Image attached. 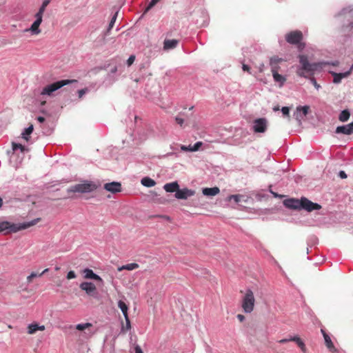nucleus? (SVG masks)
I'll use <instances>...</instances> for the list:
<instances>
[{"instance_id":"nucleus-54","label":"nucleus","mask_w":353,"mask_h":353,"mask_svg":"<svg viewBox=\"0 0 353 353\" xmlns=\"http://www.w3.org/2000/svg\"><path fill=\"white\" fill-rule=\"evenodd\" d=\"M289 341H292V340H290V339H283L280 340L279 342L280 343H285Z\"/></svg>"},{"instance_id":"nucleus-4","label":"nucleus","mask_w":353,"mask_h":353,"mask_svg":"<svg viewBox=\"0 0 353 353\" xmlns=\"http://www.w3.org/2000/svg\"><path fill=\"white\" fill-rule=\"evenodd\" d=\"M255 299L252 290H246L241 301V307L244 312L251 313L254 308Z\"/></svg>"},{"instance_id":"nucleus-58","label":"nucleus","mask_w":353,"mask_h":353,"mask_svg":"<svg viewBox=\"0 0 353 353\" xmlns=\"http://www.w3.org/2000/svg\"><path fill=\"white\" fill-rule=\"evenodd\" d=\"M3 204V200L1 198H0V208L2 206Z\"/></svg>"},{"instance_id":"nucleus-9","label":"nucleus","mask_w":353,"mask_h":353,"mask_svg":"<svg viewBox=\"0 0 353 353\" xmlns=\"http://www.w3.org/2000/svg\"><path fill=\"white\" fill-rule=\"evenodd\" d=\"M79 288L81 290L85 291L88 296H96L97 288L93 283L83 282L80 284Z\"/></svg>"},{"instance_id":"nucleus-17","label":"nucleus","mask_w":353,"mask_h":353,"mask_svg":"<svg viewBox=\"0 0 353 353\" xmlns=\"http://www.w3.org/2000/svg\"><path fill=\"white\" fill-rule=\"evenodd\" d=\"M323 336V338H324V340H325V344L327 347V348L329 350L330 352H332V353H335L337 352V350L336 348L335 347L334 343H332L330 337L329 336V335L325 332V331L323 329H321V330Z\"/></svg>"},{"instance_id":"nucleus-13","label":"nucleus","mask_w":353,"mask_h":353,"mask_svg":"<svg viewBox=\"0 0 353 353\" xmlns=\"http://www.w3.org/2000/svg\"><path fill=\"white\" fill-rule=\"evenodd\" d=\"M194 194V190L188 188L180 189L179 188L174 196L178 199H187L188 197L193 196Z\"/></svg>"},{"instance_id":"nucleus-16","label":"nucleus","mask_w":353,"mask_h":353,"mask_svg":"<svg viewBox=\"0 0 353 353\" xmlns=\"http://www.w3.org/2000/svg\"><path fill=\"white\" fill-rule=\"evenodd\" d=\"M46 327L44 325H40L37 322H33L29 324L27 327V333L28 334H34L37 331H44Z\"/></svg>"},{"instance_id":"nucleus-39","label":"nucleus","mask_w":353,"mask_h":353,"mask_svg":"<svg viewBox=\"0 0 353 353\" xmlns=\"http://www.w3.org/2000/svg\"><path fill=\"white\" fill-rule=\"evenodd\" d=\"M241 196L240 195H231L228 197L229 200L233 199L236 203H239L241 201Z\"/></svg>"},{"instance_id":"nucleus-60","label":"nucleus","mask_w":353,"mask_h":353,"mask_svg":"<svg viewBox=\"0 0 353 353\" xmlns=\"http://www.w3.org/2000/svg\"><path fill=\"white\" fill-rule=\"evenodd\" d=\"M46 102L45 101H42V102L41 103V104L42 105H45V104H46Z\"/></svg>"},{"instance_id":"nucleus-23","label":"nucleus","mask_w":353,"mask_h":353,"mask_svg":"<svg viewBox=\"0 0 353 353\" xmlns=\"http://www.w3.org/2000/svg\"><path fill=\"white\" fill-rule=\"evenodd\" d=\"M278 70L279 69H272V70L273 78L276 82L280 83L281 85H283L286 79L284 77H283L282 75L279 74Z\"/></svg>"},{"instance_id":"nucleus-51","label":"nucleus","mask_w":353,"mask_h":353,"mask_svg":"<svg viewBox=\"0 0 353 353\" xmlns=\"http://www.w3.org/2000/svg\"><path fill=\"white\" fill-rule=\"evenodd\" d=\"M242 68L243 71H246L248 72H250V68L248 65L243 64Z\"/></svg>"},{"instance_id":"nucleus-1","label":"nucleus","mask_w":353,"mask_h":353,"mask_svg":"<svg viewBox=\"0 0 353 353\" xmlns=\"http://www.w3.org/2000/svg\"><path fill=\"white\" fill-rule=\"evenodd\" d=\"M299 66L297 68L296 74L300 77L307 78L314 75V72L323 67V63H310L306 55L299 56Z\"/></svg>"},{"instance_id":"nucleus-48","label":"nucleus","mask_w":353,"mask_h":353,"mask_svg":"<svg viewBox=\"0 0 353 353\" xmlns=\"http://www.w3.org/2000/svg\"><path fill=\"white\" fill-rule=\"evenodd\" d=\"M323 64V65H332L333 66H338L339 64V62L338 61H335L334 62H332V63H329V62H322Z\"/></svg>"},{"instance_id":"nucleus-43","label":"nucleus","mask_w":353,"mask_h":353,"mask_svg":"<svg viewBox=\"0 0 353 353\" xmlns=\"http://www.w3.org/2000/svg\"><path fill=\"white\" fill-rule=\"evenodd\" d=\"M181 150H183V151H190V152H192V145H189V146H185V145H181Z\"/></svg>"},{"instance_id":"nucleus-18","label":"nucleus","mask_w":353,"mask_h":353,"mask_svg":"<svg viewBox=\"0 0 353 353\" xmlns=\"http://www.w3.org/2000/svg\"><path fill=\"white\" fill-rule=\"evenodd\" d=\"M84 278L86 279H93L99 282H103V279L96 274L91 269L86 268L83 270Z\"/></svg>"},{"instance_id":"nucleus-2","label":"nucleus","mask_w":353,"mask_h":353,"mask_svg":"<svg viewBox=\"0 0 353 353\" xmlns=\"http://www.w3.org/2000/svg\"><path fill=\"white\" fill-rule=\"evenodd\" d=\"M40 221V218H37L31 221L23 223H13L7 221H0V233L3 232L4 234L16 233L20 230L27 229L31 226L36 225Z\"/></svg>"},{"instance_id":"nucleus-7","label":"nucleus","mask_w":353,"mask_h":353,"mask_svg":"<svg viewBox=\"0 0 353 353\" xmlns=\"http://www.w3.org/2000/svg\"><path fill=\"white\" fill-rule=\"evenodd\" d=\"M321 208V205L313 203L305 197H301V209L307 212H312L313 210H320Z\"/></svg>"},{"instance_id":"nucleus-52","label":"nucleus","mask_w":353,"mask_h":353,"mask_svg":"<svg viewBox=\"0 0 353 353\" xmlns=\"http://www.w3.org/2000/svg\"><path fill=\"white\" fill-rule=\"evenodd\" d=\"M339 176L341 179H346L347 178V174H345V172L344 171H340Z\"/></svg>"},{"instance_id":"nucleus-36","label":"nucleus","mask_w":353,"mask_h":353,"mask_svg":"<svg viewBox=\"0 0 353 353\" xmlns=\"http://www.w3.org/2000/svg\"><path fill=\"white\" fill-rule=\"evenodd\" d=\"M49 0H44L39 10L44 13L46 8L49 4Z\"/></svg>"},{"instance_id":"nucleus-29","label":"nucleus","mask_w":353,"mask_h":353,"mask_svg":"<svg viewBox=\"0 0 353 353\" xmlns=\"http://www.w3.org/2000/svg\"><path fill=\"white\" fill-rule=\"evenodd\" d=\"M141 183L148 188L153 187L156 184L155 181L149 177L142 179Z\"/></svg>"},{"instance_id":"nucleus-33","label":"nucleus","mask_w":353,"mask_h":353,"mask_svg":"<svg viewBox=\"0 0 353 353\" xmlns=\"http://www.w3.org/2000/svg\"><path fill=\"white\" fill-rule=\"evenodd\" d=\"M125 325H122V327H121V332H126L127 331L130 330L131 329V324H130V319L128 316L127 317H125Z\"/></svg>"},{"instance_id":"nucleus-41","label":"nucleus","mask_w":353,"mask_h":353,"mask_svg":"<svg viewBox=\"0 0 353 353\" xmlns=\"http://www.w3.org/2000/svg\"><path fill=\"white\" fill-rule=\"evenodd\" d=\"M134 61H135V56L134 55L130 56V57L127 60L128 66H130L131 65H132L133 63L134 62Z\"/></svg>"},{"instance_id":"nucleus-27","label":"nucleus","mask_w":353,"mask_h":353,"mask_svg":"<svg viewBox=\"0 0 353 353\" xmlns=\"http://www.w3.org/2000/svg\"><path fill=\"white\" fill-rule=\"evenodd\" d=\"M283 60L276 56H274L270 59L271 69H279V63L282 62Z\"/></svg>"},{"instance_id":"nucleus-57","label":"nucleus","mask_w":353,"mask_h":353,"mask_svg":"<svg viewBox=\"0 0 353 353\" xmlns=\"http://www.w3.org/2000/svg\"><path fill=\"white\" fill-rule=\"evenodd\" d=\"M273 110H274V111H278V110H279V105H277V106H274V107L273 108Z\"/></svg>"},{"instance_id":"nucleus-12","label":"nucleus","mask_w":353,"mask_h":353,"mask_svg":"<svg viewBox=\"0 0 353 353\" xmlns=\"http://www.w3.org/2000/svg\"><path fill=\"white\" fill-rule=\"evenodd\" d=\"M103 188L112 194L121 192L122 190L121 183L116 181L105 183Z\"/></svg>"},{"instance_id":"nucleus-37","label":"nucleus","mask_w":353,"mask_h":353,"mask_svg":"<svg viewBox=\"0 0 353 353\" xmlns=\"http://www.w3.org/2000/svg\"><path fill=\"white\" fill-rule=\"evenodd\" d=\"M160 0H152L149 5L147 6L145 9V12H148L150 10L153 6H154Z\"/></svg>"},{"instance_id":"nucleus-11","label":"nucleus","mask_w":353,"mask_h":353,"mask_svg":"<svg viewBox=\"0 0 353 353\" xmlns=\"http://www.w3.org/2000/svg\"><path fill=\"white\" fill-rule=\"evenodd\" d=\"M339 16H343L345 19L349 22L350 28H353V8L347 7L343 8L339 14Z\"/></svg>"},{"instance_id":"nucleus-35","label":"nucleus","mask_w":353,"mask_h":353,"mask_svg":"<svg viewBox=\"0 0 353 353\" xmlns=\"http://www.w3.org/2000/svg\"><path fill=\"white\" fill-rule=\"evenodd\" d=\"M310 107L307 105L300 106L297 108V110L302 111L303 114L306 116L308 114Z\"/></svg>"},{"instance_id":"nucleus-34","label":"nucleus","mask_w":353,"mask_h":353,"mask_svg":"<svg viewBox=\"0 0 353 353\" xmlns=\"http://www.w3.org/2000/svg\"><path fill=\"white\" fill-rule=\"evenodd\" d=\"M12 150L14 151L19 149L21 151V152H23L26 150L25 146H23V145H21L20 143H12Z\"/></svg>"},{"instance_id":"nucleus-38","label":"nucleus","mask_w":353,"mask_h":353,"mask_svg":"<svg viewBox=\"0 0 353 353\" xmlns=\"http://www.w3.org/2000/svg\"><path fill=\"white\" fill-rule=\"evenodd\" d=\"M117 12H116L114 14V15L112 17V18L110 23H109L108 30L113 28L114 24V23L116 21V19H117Z\"/></svg>"},{"instance_id":"nucleus-32","label":"nucleus","mask_w":353,"mask_h":353,"mask_svg":"<svg viewBox=\"0 0 353 353\" xmlns=\"http://www.w3.org/2000/svg\"><path fill=\"white\" fill-rule=\"evenodd\" d=\"M92 327V324L90 323H80V324H77L76 325V329L79 331H83V330L88 329L90 327Z\"/></svg>"},{"instance_id":"nucleus-20","label":"nucleus","mask_w":353,"mask_h":353,"mask_svg":"<svg viewBox=\"0 0 353 353\" xmlns=\"http://www.w3.org/2000/svg\"><path fill=\"white\" fill-rule=\"evenodd\" d=\"M179 43L177 39H165L163 42V49L165 50H169L175 48Z\"/></svg>"},{"instance_id":"nucleus-44","label":"nucleus","mask_w":353,"mask_h":353,"mask_svg":"<svg viewBox=\"0 0 353 353\" xmlns=\"http://www.w3.org/2000/svg\"><path fill=\"white\" fill-rule=\"evenodd\" d=\"M175 121L176 122L180 125V126H183V124L184 123V120L183 119H182L181 117L177 116L175 117Z\"/></svg>"},{"instance_id":"nucleus-56","label":"nucleus","mask_w":353,"mask_h":353,"mask_svg":"<svg viewBox=\"0 0 353 353\" xmlns=\"http://www.w3.org/2000/svg\"><path fill=\"white\" fill-rule=\"evenodd\" d=\"M117 71V66H114L113 68L111 69L110 72L112 73H115Z\"/></svg>"},{"instance_id":"nucleus-49","label":"nucleus","mask_w":353,"mask_h":353,"mask_svg":"<svg viewBox=\"0 0 353 353\" xmlns=\"http://www.w3.org/2000/svg\"><path fill=\"white\" fill-rule=\"evenodd\" d=\"M134 351H135V353H143L141 347L138 345H137L135 347H134Z\"/></svg>"},{"instance_id":"nucleus-5","label":"nucleus","mask_w":353,"mask_h":353,"mask_svg":"<svg viewBox=\"0 0 353 353\" xmlns=\"http://www.w3.org/2000/svg\"><path fill=\"white\" fill-rule=\"evenodd\" d=\"M97 185L92 181H84L82 183L76 184L71 186L68 190V192H79L88 193L97 190Z\"/></svg>"},{"instance_id":"nucleus-22","label":"nucleus","mask_w":353,"mask_h":353,"mask_svg":"<svg viewBox=\"0 0 353 353\" xmlns=\"http://www.w3.org/2000/svg\"><path fill=\"white\" fill-rule=\"evenodd\" d=\"M202 192L205 196H212L218 194L220 190L218 187L205 188L203 189Z\"/></svg>"},{"instance_id":"nucleus-46","label":"nucleus","mask_w":353,"mask_h":353,"mask_svg":"<svg viewBox=\"0 0 353 353\" xmlns=\"http://www.w3.org/2000/svg\"><path fill=\"white\" fill-rule=\"evenodd\" d=\"M43 12H41V11H39H39L36 13V14H35L36 19H37V20H39H39H40L41 21H42V20H43V19H43Z\"/></svg>"},{"instance_id":"nucleus-59","label":"nucleus","mask_w":353,"mask_h":353,"mask_svg":"<svg viewBox=\"0 0 353 353\" xmlns=\"http://www.w3.org/2000/svg\"><path fill=\"white\" fill-rule=\"evenodd\" d=\"M271 192L274 194V196L275 197H277V196H278V194H277L276 193H274V192Z\"/></svg>"},{"instance_id":"nucleus-42","label":"nucleus","mask_w":353,"mask_h":353,"mask_svg":"<svg viewBox=\"0 0 353 353\" xmlns=\"http://www.w3.org/2000/svg\"><path fill=\"white\" fill-rule=\"evenodd\" d=\"M66 277L69 280L74 279V278H76V274H75V272L74 271L71 270V271L68 272Z\"/></svg>"},{"instance_id":"nucleus-10","label":"nucleus","mask_w":353,"mask_h":353,"mask_svg":"<svg viewBox=\"0 0 353 353\" xmlns=\"http://www.w3.org/2000/svg\"><path fill=\"white\" fill-rule=\"evenodd\" d=\"M352 70H353V64L352 65L350 69L348 71L345 72L337 73V72H333V71H330V73L333 77V83H335V84L340 83L341 82V80L343 78H347V77H348L350 75V74L352 73Z\"/></svg>"},{"instance_id":"nucleus-8","label":"nucleus","mask_w":353,"mask_h":353,"mask_svg":"<svg viewBox=\"0 0 353 353\" xmlns=\"http://www.w3.org/2000/svg\"><path fill=\"white\" fill-rule=\"evenodd\" d=\"M268 121L265 118L256 119L254 121L253 129L255 132L263 133L267 129Z\"/></svg>"},{"instance_id":"nucleus-14","label":"nucleus","mask_w":353,"mask_h":353,"mask_svg":"<svg viewBox=\"0 0 353 353\" xmlns=\"http://www.w3.org/2000/svg\"><path fill=\"white\" fill-rule=\"evenodd\" d=\"M285 205L290 209L294 210H301V198L297 199H289L284 201Z\"/></svg>"},{"instance_id":"nucleus-55","label":"nucleus","mask_w":353,"mask_h":353,"mask_svg":"<svg viewBox=\"0 0 353 353\" xmlns=\"http://www.w3.org/2000/svg\"><path fill=\"white\" fill-rule=\"evenodd\" d=\"M37 121L40 123H43L45 121V118L43 117H37Z\"/></svg>"},{"instance_id":"nucleus-30","label":"nucleus","mask_w":353,"mask_h":353,"mask_svg":"<svg viewBox=\"0 0 353 353\" xmlns=\"http://www.w3.org/2000/svg\"><path fill=\"white\" fill-rule=\"evenodd\" d=\"M118 307L121 309L124 317L128 316V307L123 301H119L118 302Z\"/></svg>"},{"instance_id":"nucleus-53","label":"nucleus","mask_w":353,"mask_h":353,"mask_svg":"<svg viewBox=\"0 0 353 353\" xmlns=\"http://www.w3.org/2000/svg\"><path fill=\"white\" fill-rule=\"evenodd\" d=\"M237 319L241 321H243L245 320V316L243 314H238Z\"/></svg>"},{"instance_id":"nucleus-26","label":"nucleus","mask_w":353,"mask_h":353,"mask_svg":"<svg viewBox=\"0 0 353 353\" xmlns=\"http://www.w3.org/2000/svg\"><path fill=\"white\" fill-rule=\"evenodd\" d=\"M139 268V264L138 263H128V264H126L125 265H122L121 267H119L118 268V271L121 272L122 270H135L137 268Z\"/></svg>"},{"instance_id":"nucleus-50","label":"nucleus","mask_w":353,"mask_h":353,"mask_svg":"<svg viewBox=\"0 0 353 353\" xmlns=\"http://www.w3.org/2000/svg\"><path fill=\"white\" fill-rule=\"evenodd\" d=\"M311 81H312V82L313 85H314V87H315L316 89H319V88L321 87V86H320V85H319V84L316 83V80H315V79H314V78H313V77H312V78L311 79Z\"/></svg>"},{"instance_id":"nucleus-6","label":"nucleus","mask_w":353,"mask_h":353,"mask_svg":"<svg viewBox=\"0 0 353 353\" xmlns=\"http://www.w3.org/2000/svg\"><path fill=\"white\" fill-rule=\"evenodd\" d=\"M303 35L300 30H294L285 34V40L288 43L293 45H298L299 50H302L305 48V43H301Z\"/></svg>"},{"instance_id":"nucleus-61","label":"nucleus","mask_w":353,"mask_h":353,"mask_svg":"<svg viewBox=\"0 0 353 353\" xmlns=\"http://www.w3.org/2000/svg\"><path fill=\"white\" fill-rule=\"evenodd\" d=\"M55 270H59V267H56V268H55Z\"/></svg>"},{"instance_id":"nucleus-19","label":"nucleus","mask_w":353,"mask_h":353,"mask_svg":"<svg viewBox=\"0 0 353 353\" xmlns=\"http://www.w3.org/2000/svg\"><path fill=\"white\" fill-rule=\"evenodd\" d=\"M42 21L39 20H35L34 23L31 25L30 28L29 29L26 30V31H30L32 34H39L41 33V30L39 28V26L41 25Z\"/></svg>"},{"instance_id":"nucleus-24","label":"nucleus","mask_w":353,"mask_h":353,"mask_svg":"<svg viewBox=\"0 0 353 353\" xmlns=\"http://www.w3.org/2000/svg\"><path fill=\"white\" fill-rule=\"evenodd\" d=\"M290 340H292V341L295 342L297 344V345L301 348L302 352L303 353H306L307 349H306L305 345L300 337H299V336L291 337V338H290Z\"/></svg>"},{"instance_id":"nucleus-47","label":"nucleus","mask_w":353,"mask_h":353,"mask_svg":"<svg viewBox=\"0 0 353 353\" xmlns=\"http://www.w3.org/2000/svg\"><path fill=\"white\" fill-rule=\"evenodd\" d=\"M289 108L288 107H283L281 108V112L284 116H289Z\"/></svg>"},{"instance_id":"nucleus-40","label":"nucleus","mask_w":353,"mask_h":353,"mask_svg":"<svg viewBox=\"0 0 353 353\" xmlns=\"http://www.w3.org/2000/svg\"><path fill=\"white\" fill-rule=\"evenodd\" d=\"M201 145H202V142H201V141L196 142L193 146H192V152L199 150Z\"/></svg>"},{"instance_id":"nucleus-25","label":"nucleus","mask_w":353,"mask_h":353,"mask_svg":"<svg viewBox=\"0 0 353 353\" xmlns=\"http://www.w3.org/2000/svg\"><path fill=\"white\" fill-rule=\"evenodd\" d=\"M49 269L46 268L41 273H37L34 272H32L29 276H27L26 281L28 283H31L33 281V279L37 277V276H41L43 274L48 272Z\"/></svg>"},{"instance_id":"nucleus-21","label":"nucleus","mask_w":353,"mask_h":353,"mask_svg":"<svg viewBox=\"0 0 353 353\" xmlns=\"http://www.w3.org/2000/svg\"><path fill=\"white\" fill-rule=\"evenodd\" d=\"M179 185L176 181L168 183L164 185L163 188L168 192H175L178 190Z\"/></svg>"},{"instance_id":"nucleus-15","label":"nucleus","mask_w":353,"mask_h":353,"mask_svg":"<svg viewBox=\"0 0 353 353\" xmlns=\"http://www.w3.org/2000/svg\"><path fill=\"white\" fill-rule=\"evenodd\" d=\"M335 132L336 134H343L346 135L353 134V121L345 125L338 126L336 128Z\"/></svg>"},{"instance_id":"nucleus-31","label":"nucleus","mask_w":353,"mask_h":353,"mask_svg":"<svg viewBox=\"0 0 353 353\" xmlns=\"http://www.w3.org/2000/svg\"><path fill=\"white\" fill-rule=\"evenodd\" d=\"M34 128L33 125H30L28 128H27L24 132L22 133V137L26 141H29V135L32 132Z\"/></svg>"},{"instance_id":"nucleus-45","label":"nucleus","mask_w":353,"mask_h":353,"mask_svg":"<svg viewBox=\"0 0 353 353\" xmlns=\"http://www.w3.org/2000/svg\"><path fill=\"white\" fill-rule=\"evenodd\" d=\"M88 92L87 88L81 89L78 91L79 98H81Z\"/></svg>"},{"instance_id":"nucleus-3","label":"nucleus","mask_w":353,"mask_h":353,"mask_svg":"<svg viewBox=\"0 0 353 353\" xmlns=\"http://www.w3.org/2000/svg\"><path fill=\"white\" fill-rule=\"evenodd\" d=\"M77 81L75 79H64L56 81L53 83L47 85L45 86L41 92V95H48V96H53V93L57 90L61 88L64 85H69L70 83L77 82Z\"/></svg>"},{"instance_id":"nucleus-28","label":"nucleus","mask_w":353,"mask_h":353,"mask_svg":"<svg viewBox=\"0 0 353 353\" xmlns=\"http://www.w3.org/2000/svg\"><path fill=\"white\" fill-rule=\"evenodd\" d=\"M350 112L347 110H344L340 113L339 119L341 122H345L350 119Z\"/></svg>"}]
</instances>
